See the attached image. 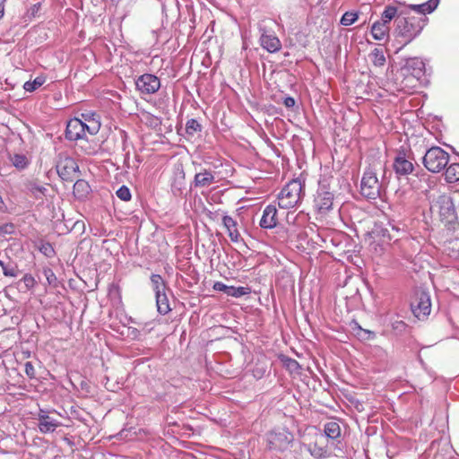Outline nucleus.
Listing matches in <instances>:
<instances>
[{
  "instance_id": "1",
  "label": "nucleus",
  "mask_w": 459,
  "mask_h": 459,
  "mask_svg": "<svg viewBox=\"0 0 459 459\" xmlns=\"http://www.w3.org/2000/svg\"><path fill=\"white\" fill-rule=\"evenodd\" d=\"M399 16L403 17L395 20L394 35L401 39L403 46H406L421 32L428 18L411 15L406 10L401 11Z\"/></svg>"
},
{
  "instance_id": "2",
  "label": "nucleus",
  "mask_w": 459,
  "mask_h": 459,
  "mask_svg": "<svg viewBox=\"0 0 459 459\" xmlns=\"http://www.w3.org/2000/svg\"><path fill=\"white\" fill-rule=\"evenodd\" d=\"M424 69L425 64L420 58L407 59L396 75V80L402 78L399 91L409 92L416 88L420 78L424 74Z\"/></svg>"
},
{
  "instance_id": "3",
  "label": "nucleus",
  "mask_w": 459,
  "mask_h": 459,
  "mask_svg": "<svg viewBox=\"0 0 459 459\" xmlns=\"http://www.w3.org/2000/svg\"><path fill=\"white\" fill-rule=\"evenodd\" d=\"M100 128V122L98 119H92L89 123H82V119L73 118L66 126L65 137L70 141L85 139L87 134H96Z\"/></svg>"
},
{
  "instance_id": "4",
  "label": "nucleus",
  "mask_w": 459,
  "mask_h": 459,
  "mask_svg": "<svg viewBox=\"0 0 459 459\" xmlns=\"http://www.w3.org/2000/svg\"><path fill=\"white\" fill-rule=\"evenodd\" d=\"M304 196V185L299 179L290 181L278 195V204L282 209L298 205Z\"/></svg>"
},
{
  "instance_id": "5",
  "label": "nucleus",
  "mask_w": 459,
  "mask_h": 459,
  "mask_svg": "<svg viewBox=\"0 0 459 459\" xmlns=\"http://www.w3.org/2000/svg\"><path fill=\"white\" fill-rule=\"evenodd\" d=\"M448 161L449 154L440 147H432L429 149L423 157V164L425 168L432 173L440 172L446 168Z\"/></svg>"
},
{
  "instance_id": "6",
  "label": "nucleus",
  "mask_w": 459,
  "mask_h": 459,
  "mask_svg": "<svg viewBox=\"0 0 459 459\" xmlns=\"http://www.w3.org/2000/svg\"><path fill=\"white\" fill-rule=\"evenodd\" d=\"M430 209L433 212H437L441 221L446 223H451L456 219L455 204L448 195H439L437 199L431 204Z\"/></svg>"
},
{
  "instance_id": "7",
  "label": "nucleus",
  "mask_w": 459,
  "mask_h": 459,
  "mask_svg": "<svg viewBox=\"0 0 459 459\" xmlns=\"http://www.w3.org/2000/svg\"><path fill=\"white\" fill-rule=\"evenodd\" d=\"M294 437L291 432L285 429H274L267 433V447L274 451H285L293 442Z\"/></svg>"
},
{
  "instance_id": "8",
  "label": "nucleus",
  "mask_w": 459,
  "mask_h": 459,
  "mask_svg": "<svg viewBox=\"0 0 459 459\" xmlns=\"http://www.w3.org/2000/svg\"><path fill=\"white\" fill-rule=\"evenodd\" d=\"M381 185L377 179V173L369 169L363 174L360 192L368 199H377L380 196Z\"/></svg>"
},
{
  "instance_id": "9",
  "label": "nucleus",
  "mask_w": 459,
  "mask_h": 459,
  "mask_svg": "<svg viewBox=\"0 0 459 459\" xmlns=\"http://www.w3.org/2000/svg\"><path fill=\"white\" fill-rule=\"evenodd\" d=\"M411 308L418 319H423L430 314L431 302L429 293L419 290L415 292L411 302Z\"/></svg>"
},
{
  "instance_id": "10",
  "label": "nucleus",
  "mask_w": 459,
  "mask_h": 459,
  "mask_svg": "<svg viewBox=\"0 0 459 459\" xmlns=\"http://www.w3.org/2000/svg\"><path fill=\"white\" fill-rule=\"evenodd\" d=\"M76 161L68 156H59L56 163V171L59 177L65 181H72L78 172Z\"/></svg>"
},
{
  "instance_id": "11",
  "label": "nucleus",
  "mask_w": 459,
  "mask_h": 459,
  "mask_svg": "<svg viewBox=\"0 0 459 459\" xmlns=\"http://www.w3.org/2000/svg\"><path fill=\"white\" fill-rule=\"evenodd\" d=\"M135 86L142 94H153L159 91L160 81L154 74H144L135 80Z\"/></svg>"
},
{
  "instance_id": "12",
  "label": "nucleus",
  "mask_w": 459,
  "mask_h": 459,
  "mask_svg": "<svg viewBox=\"0 0 459 459\" xmlns=\"http://www.w3.org/2000/svg\"><path fill=\"white\" fill-rule=\"evenodd\" d=\"M259 31L261 33L260 44L264 49L270 53H275L281 49V43L273 32H269L265 28L261 26L259 27Z\"/></svg>"
},
{
  "instance_id": "13",
  "label": "nucleus",
  "mask_w": 459,
  "mask_h": 459,
  "mask_svg": "<svg viewBox=\"0 0 459 459\" xmlns=\"http://www.w3.org/2000/svg\"><path fill=\"white\" fill-rule=\"evenodd\" d=\"M37 420L39 430L42 434L53 433L56 428L61 426V422L50 417L48 412L44 410H39Z\"/></svg>"
},
{
  "instance_id": "14",
  "label": "nucleus",
  "mask_w": 459,
  "mask_h": 459,
  "mask_svg": "<svg viewBox=\"0 0 459 459\" xmlns=\"http://www.w3.org/2000/svg\"><path fill=\"white\" fill-rule=\"evenodd\" d=\"M333 204V194L328 191L325 186H321L315 198V205L320 213H325L332 209Z\"/></svg>"
},
{
  "instance_id": "15",
  "label": "nucleus",
  "mask_w": 459,
  "mask_h": 459,
  "mask_svg": "<svg viewBox=\"0 0 459 459\" xmlns=\"http://www.w3.org/2000/svg\"><path fill=\"white\" fill-rule=\"evenodd\" d=\"M413 164L403 152H399L394 158V169L398 175H408L413 170Z\"/></svg>"
},
{
  "instance_id": "16",
  "label": "nucleus",
  "mask_w": 459,
  "mask_h": 459,
  "mask_svg": "<svg viewBox=\"0 0 459 459\" xmlns=\"http://www.w3.org/2000/svg\"><path fill=\"white\" fill-rule=\"evenodd\" d=\"M277 225V209L274 205H267L263 211L260 226L264 229H273Z\"/></svg>"
},
{
  "instance_id": "17",
  "label": "nucleus",
  "mask_w": 459,
  "mask_h": 459,
  "mask_svg": "<svg viewBox=\"0 0 459 459\" xmlns=\"http://www.w3.org/2000/svg\"><path fill=\"white\" fill-rule=\"evenodd\" d=\"M325 437L323 434L318 435L316 437L314 444L307 446V451L316 459H320L326 456L327 450L324 446Z\"/></svg>"
},
{
  "instance_id": "18",
  "label": "nucleus",
  "mask_w": 459,
  "mask_h": 459,
  "mask_svg": "<svg viewBox=\"0 0 459 459\" xmlns=\"http://www.w3.org/2000/svg\"><path fill=\"white\" fill-rule=\"evenodd\" d=\"M390 27L380 20L375 22L370 29V33L374 39L382 41L389 38Z\"/></svg>"
},
{
  "instance_id": "19",
  "label": "nucleus",
  "mask_w": 459,
  "mask_h": 459,
  "mask_svg": "<svg viewBox=\"0 0 459 459\" xmlns=\"http://www.w3.org/2000/svg\"><path fill=\"white\" fill-rule=\"evenodd\" d=\"M438 3L439 0H429L420 4H410L405 10L407 12L408 10L413 11L414 13H418L419 16L426 17V13H432L437 7Z\"/></svg>"
},
{
  "instance_id": "20",
  "label": "nucleus",
  "mask_w": 459,
  "mask_h": 459,
  "mask_svg": "<svg viewBox=\"0 0 459 459\" xmlns=\"http://www.w3.org/2000/svg\"><path fill=\"white\" fill-rule=\"evenodd\" d=\"M215 182L214 173L208 169H204L203 171L196 173L194 178L195 186L200 188L208 187Z\"/></svg>"
},
{
  "instance_id": "21",
  "label": "nucleus",
  "mask_w": 459,
  "mask_h": 459,
  "mask_svg": "<svg viewBox=\"0 0 459 459\" xmlns=\"http://www.w3.org/2000/svg\"><path fill=\"white\" fill-rule=\"evenodd\" d=\"M222 222L225 228L227 229L228 235L231 241L238 242L240 238V234L237 229L236 221L230 216H224L222 218Z\"/></svg>"
},
{
  "instance_id": "22",
  "label": "nucleus",
  "mask_w": 459,
  "mask_h": 459,
  "mask_svg": "<svg viewBox=\"0 0 459 459\" xmlns=\"http://www.w3.org/2000/svg\"><path fill=\"white\" fill-rule=\"evenodd\" d=\"M157 310L161 315L168 314L171 308L169 306V299L165 291L155 294Z\"/></svg>"
},
{
  "instance_id": "23",
  "label": "nucleus",
  "mask_w": 459,
  "mask_h": 459,
  "mask_svg": "<svg viewBox=\"0 0 459 459\" xmlns=\"http://www.w3.org/2000/svg\"><path fill=\"white\" fill-rule=\"evenodd\" d=\"M324 431H325V435H324L325 438L328 437L331 439H336L337 437H339L341 436L340 425L335 421L327 422L325 425Z\"/></svg>"
},
{
  "instance_id": "24",
  "label": "nucleus",
  "mask_w": 459,
  "mask_h": 459,
  "mask_svg": "<svg viewBox=\"0 0 459 459\" xmlns=\"http://www.w3.org/2000/svg\"><path fill=\"white\" fill-rule=\"evenodd\" d=\"M399 13L400 12H398L397 7L394 5H386L383 13H381L380 21L389 26L393 19H394L395 17H400Z\"/></svg>"
},
{
  "instance_id": "25",
  "label": "nucleus",
  "mask_w": 459,
  "mask_h": 459,
  "mask_svg": "<svg viewBox=\"0 0 459 459\" xmlns=\"http://www.w3.org/2000/svg\"><path fill=\"white\" fill-rule=\"evenodd\" d=\"M26 188L36 198H41L46 195L47 192V188L35 180L29 181L26 184Z\"/></svg>"
},
{
  "instance_id": "26",
  "label": "nucleus",
  "mask_w": 459,
  "mask_h": 459,
  "mask_svg": "<svg viewBox=\"0 0 459 459\" xmlns=\"http://www.w3.org/2000/svg\"><path fill=\"white\" fill-rule=\"evenodd\" d=\"M445 251L449 256L459 259V237L446 241Z\"/></svg>"
},
{
  "instance_id": "27",
  "label": "nucleus",
  "mask_w": 459,
  "mask_h": 459,
  "mask_svg": "<svg viewBox=\"0 0 459 459\" xmlns=\"http://www.w3.org/2000/svg\"><path fill=\"white\" fill-rule=\"evenodd\" d=\"M445 179L448 183L459 181V163H452L446 168Z\"/></svg>"
},
{
  "instance_id": "28",
  "label": "nucleus",
  "mask_w": 459,
  "mask_h": 459,
  "mask_svg": "<svg viewBox=\"0 0 459 459\" xmlns=\"http://www.w3.org/2000/svg\"><path fill=\"white\" fill-rule=\"evenodd\" d=\"M151 282L155 294L166 290V284L162 277L159 274H152L151 276Z\"/></svg>"
},
{
  "instance_id": "29",
  "label": "nucleus",
  "mask_w": 459,
  "mask_h": 459,
  "mask_svg": "<svg viewBox=\"0 0 459 459\" xmlns=\"http://www.w3.org/2000/svg\"><path fill=\"white\" fill-rule=\"evenodd\" d=\"M45 82H46V79L44 76H38L32 82H30V81L26 82L23 85V89L26 91L32 92L35 90H37L38 88H39L41 85H43Z\"/></svg>"
},
{
  "instance_id": "30",
  "label": "nucleus",
  "mask_w": 459,
  "mask_h": 459,
  "mask_svg": "<svg viewBox=\"0 0 459 459\" xmlns=\"http://www.w3.org/2000/svg\"><path fill=\"white\" fill-rule=\"evenodd\" d=\"M10 160L19 169H23L28 165V160L23 154H14L10 157Z\"/></svg>"
},
{
  "instance_id": "31",
  "label": "nucleus",
  "mask_w": 459,
  "mask_h": 459,
  "mask_svg": "<svg viewBox=\"0 0 459 459\" xmlns=\"http://www.w3.org/2000/svg\"><path fill=\"white\" fill-rule=\"evenodd\" d=\"M370 57H371V60L374 63V65L377 66H382L385 63V55H384L383 50H381V49H378V48L374 49L370 54Z\"/></svg>"
},
{
  "instance_id": "32",
  "label": "nucleus",
  "mask_w": 459,
  "mask_h": 459,
  "mask_svg": "<svg viewBox=\"0 0 459 459\" xmlns=\"http://www.w3.org/2000/svg\"><path fill=\"white\" fill-rule=\"evenodd\" d=\"M359 18V15L357 13L354 12H346L342 14L341 18V24L342 26H350L353 24Z\"/></svg>"
},
{
  "instance_id": "33",
  "label": "nucleus",
  "mask_w": 459,
  "mask_h": 459,
  "mask_svg": "<svg viewBox=\"0 0 459 459\" xmlns=\"http://www.w3.org/2000/svg\"><path fill=\"white\" fill-rule=\"evenodd\" d=\"M0 266L3 269V273L4 276L9 277H16L17 276V266L13 264H5L3 261L0 260Z\"/></svg>"
},
{
  "instance_id": "34",
  "label": "nucleus",
  "mask_w": 459,
  "mask_h": 459,
  "mask_svg": "<svg viewBox=\"0 0 459 459\" xmlns=\"http://www.w3.org/2000/svg\"><path fill=\"white\" fill-rule=\"evenodd\" d=\"M247 293H248L247 289L245 287L229 286L227 295L235 297V298H239Z\"/></svg>"
},
{
  "instance_id": "35",
  "label": "nucleus",
  "mask_w": 459,
  "mask_h": 459,
  "mask_svg": "<svg viewBox=\"0 0 459 459\" xmlns=\"http://www.w3.org/2000/svg\"><path fill=\"white\" fill-rule=\"evenodd\" d=\"M201 131V125L195 119H190L186 124V132L193 135L196 132Z\"/></svg>"
},
{
  "instance_id": "36",
  "label": "nucleus",
  "mask_w": 459,
  "mask_h": 459,
  "mask_svg": "<svg viewBox=\"0 0 459 459\" xmlns=\"http://www.w3.org/2000/svg\"><path fill=\"white\" fill-rule=\"evenodd\" d=\"M117 196L122 201H129L131 199V192L127 186H122L117 189Z\"/></svg>"
},
{
  "instance_id": "37",
  "label": "nucleus",
  "mask_w": 459,
  "mask_h": 459,
  "mask_svg": "<svg viewBox=\"0 0 459 459\" xmlns=\"http://www.w3.org/2000/svg\"><path fill=\"white\" fill-rule=\"evenodd\" d=\"M88 189H89V185L86 181L84 180H77L74 185V192H77V193H80L82 192V195L84 194V193H87L88 192Z\"/></svg>"
},
{
  "instance_id": "38",
  "label": "nucleus",
  "mask_w": 459,
  "mask_h": 459,
  "mask_svg": "<svg viewBox=\"0 0 459 459\" xmlns=\"http://www.w3.org/2000/svg\"><path fill=\"white\" fill-rule=\"evenodd\" d=\"M24 369H25V374L27 375V377L29 378H30V379L35 378V377H36V370H35V368H34V366L32 365V363L30 361H27L24 364Z\"/></svg>"
},
{
  "instance_id": "39",
  "label": "nucleus",
  "mask_w": 459,
  "mask_h": 459,
  "mask_svg": "<svg viewBox=\"0 0 459 459\" xmlns=\"http://www.w3.org/2000/svg\"><path fill=\"white\" fill-rule=\"evenodd\" d=\"M13 224H4L0 226V237H4L5 235L12 234L13 232Z\"/></svg>"
},
{
  "instance_id": "40",
  "label": "nucleus",
  "mask_w": 459,
  "mask_h": 459,
  "mask_svg": "<svg viewBox=\"0 0 459 459\" xmlns=\"http://www.w3.org/2000/svg\"><path fill=\"white\" fill-rule=\"evenodd\" d=\"M228 288H229V286H227L226 284H224L223 282H221V281H217L213 284V290H215L217 291H222L226 294L228 292Z\"/></svg>"
},
{
  "instance_id": "41",
  "label": "nucleus",
  "mask_w": 459,
  "mask_h": 459,
  "mask_svg": "<svg viewBox=\"0 0 459 459\" xmlns=\"http://www.w3.org/2000/svg\"><path fill=\"white\" fill-rule=\"evenodd\" d=\"M176 177L179 180H183L185 178V172L182 164H178L176 166Z\"/></svg>"
},
{
  "instance_id": "42",
  "label": "nucleus",
  "mask_w": 459,
  "mask_h": 459,
  "mask_svg": "<svg viewBox=\"0 0 459 459\" xmlns=\"http://www.w3.org/2000/svg\"><path fill=\"white\" fill-rule=\"evenodd\" d=\"M377 232L382 235L383 241H390L392 239V237L388 233V230L386 229H381L379 231Z\"/></svg>"
},
{
  "instance_id": "43",
  "label": "nucleus",
  "mask_w": 459,
  "mask_h": 459,
  "mask_svg": "<svg viewBox=\"0 0 459 459\" xmlns=\"http://www.w3.org/2000/svg\"><path fill=\"white\" fill-rule=\"evenodd\" d=\"M82 117L84 119V121H82V123H89V121H91L92 119L99 120V117H97L95 114H82Z\"/></svg>"
},
{
  "instance_id": "44",
  "label": "nucleus",
  "mask_w": 459,
  "mask_h": 459,
  "mask_svg": "<svg viewBox=\"0 0 459 459\" xmlns=\"http://www.w3.org/2000/svg\"><path fill=\"white\" fill-rule=\"evenodd\" d=\"M283 104L287 108H292L295 105V100L291 97H287L284 99Z\"/></svg>"
},
{
  "instance_id": "45",
  "label": "nucleus",
  "mask_w": 459,
  "mask_h": 459,
  "mask_svg": "<svg viewBox=\"0 0 459 459\" xmlns=\"http://www.w3.org/2000/svg\"><path fill=\"white\" fill-rule=\"evenodd\" d=\"M129 335L132 336L133 339H138L140 336V332L136 328H129L128 329Z\"/></svg>"
},
{
  "instance_id": "46",
  "label": "nucleus",
  "mask_w": 459,
  "mask_h": 459,
  "mask_svg": "<svg viewBox=\"0 0 459 459\" xmlns=\"http://www.w3.org/2000/svg\"><path fill=\"white\" fill-rule=\"evenodd\" d=\"M41 251L44 252V254H46L47 255H48V253L53 252V248L49 244H47L42 246Z\"/></svg>"
},
{
  "instance_id": "47",
  "label": "nucleus",
  "mask_w": 459,
  "mask_h": 459,
  "mask_svg": "<svg viewBox=\"0 0 459 459\" xmlns=\"http://www.w3.org/2000/svg\"><path fill=\"white\" fill-rule=\"evenodd\" d=\"M5 1L6 0H0V19L4 16V4H5Z\"/></svg>"
},
{
  "instance_id": "48",
  "label": "nucleus",
  "mask_w": 459,
  "mask_h": 459,
  "mask_svg": "<svg viewBox=\"0 0 459 459\" xmlns=\"http://www.w3.org/2000/svg\"><path fill=\"white\" fill-rule=\"evenodd\" d=\"M4 210H5V205L2 199V196L0 195V211H4Z\"/></svg>"
},
{
  "instance_id": "49",
  "label": "nucleus",
  "mask_w": 459,
  "mask_h": 459,
  "mask_svg": "<svg viewBox=\"0 0 459 459\" xmlns=\"http://www.w3.org/2000/svg\"><path fill=\"white\" fill-rule=\"evenodd\" d=\"M49 283L52 282V279H56L54 273H51L49 276L47 277Z\"/></svg>"
},
{
  "instance_id": "50",
  "label": "nucleus",
  "mask_w": 459,
  "mask_h": 459,
  "mask_svg": "<svg viewBox=\"0 0 459 459\" xmlns=\"http://www.w3.org/2000/svg\"><path fill=\"white\" fill-rule=\"evenodd\" d=\"M24 280H25V281H27V282H30V281H33L32 277H29V278H28L27 276L24 278Z\"/></svg>"
},
{
  "instance_id": "51",
  "label": "nucleus",
  "mask_w": 459,
  "mask_h": 459,
  "mask_svg": "<svg viewBox=\"0 0 459 459\" xmlns=\"http://www.w3.org/2000/svg\"><path fill=\"white\" fill-rule=\"evenodd\" d=\"M396 39H397V40H399V42H401V39H398V38H396ZM400 44H401V47H399V49H402V48H403V44H402V43H400Z\"/></svg>"
}]
</instances>
